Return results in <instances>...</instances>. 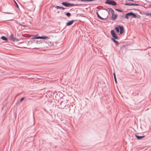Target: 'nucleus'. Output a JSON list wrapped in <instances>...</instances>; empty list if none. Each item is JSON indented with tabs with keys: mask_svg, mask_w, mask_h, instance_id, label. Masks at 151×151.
<instances>
[{
	"mask_svg": "<svg viewBox=\"0 0 151 151\" xmlns=\"http://www.w3.org/2000/svg\"><path fill=\"white\" fill-rule=\"evenodd\" d=\"M115 29L116 32L118 33L120 32V34H122L124 33V29L122 26L118 25L115 27Z\"/></svg>",
	"mask_w": 151,
	"mask_h": 151,
	"instance_id": "obj_1",
	"label": "nucleus"
},
{
	"mask_svg": "<svg viewBox=\"0 0 151 151\" xmlns=\"http://www.w3.org/2000/svg\"><path fill=\"white\" fill-rule=\"evenodd\" d=\"M105 3L106 4L114 6H115L116 5V1L113 0H106Z\"/></svg>",
	"mask_w": 151,
	"mask_h": 151,
	"instance_id": "obj_2",
	"label": "nucleus"
},
{
	"mask_svg": "<svg viewBox=\"0 0 151 151\" xmlns=\"http://www.w3.org/2000/svg\"><path fill=\"white\" fill-rule=\"evenodd\" d=\"M111 34L113 37V38L114 39L118 40L119 38L116 35V34L115 33L114 30H111Z\"/></svg>",
	"mask_w": 151,
	"mask_h": 151,
	"instance_id": "obj_3",
	"label": "nucleus"
},
{
	"mask_svg": "<svg viewBox=\"0 0 151 151\" xmlns=\"http://www.w3.org/2000/svg\"><path fill=\"white\" fill-rule=\"evenodd\" d=\"M49 37H48L46 36H38L37 37V35H35V37L32 38V39L33 40H35V39H49Z\"/></svg>",
	"mask_w": 151,
	"mask_h": 151,
	"instance_id": "obj_4",
	"label": "nucleus"
},
{
	"mask_svg": "<svg viewBox=\"0 0 151 151\" xmlns=\"http://www.w3.org/2000/svg\"><path fill=\"white\" fill-rule=\"evenodd\" d=\"M74 21V20H73L68 22L66 24V26H68L71 25L73 24V22Z\"/></svg>",
	"mask_w": 151,
	"mask_h": 151,
	"instance_id": "obj_5",
	"label": "nucleus"
},
{
	"mask_svg": "<svg viewBox=\"0 0 151 151\" xmlns=\"http://www.w3.org/2000/svg\"><path fill=\"white\" fill-rule=\"evenodd\" d=\"M61 4L67 7H69V3H68L67 2H63Z\"/></svg>",
	"mask_w": 151,
	"mask_h": 151,
	"instance_id": "obj_6",
	"label": "nucleus"
},
{
	"mask_svg": "<svg viewBox=\"0 0 151 151\" xmlns=\"http://www.w3.org/2000/svg\"><path fill=\"white\" fill-rule=\"evenodd\" d=\"M9 39L10 40H12L14 42H18L19 41L18 39L14 37L13 36L11 38H10Z\"/></svg>",
	"mask_w": 151,
	"mask_h": 151,
	"instance_id": "obj_7",
	"label": "nucleus"
},
{
	"mask_svg": "<svg viewBox=\"0 0 151 151\" xmlns=\"http://www.w3.org/2000/svg\"><path fill=\"white\" fill-rule=\"evenodd\" d=\"M117 17V14H114L112 15V16L111 17V19L113 20H115Z\"/></svg>",
	"mask_w": 151,
	"mask_h": 151,
	"instance_id": "obj_8",
	"label": "nucleus"
},
{
	"mask_svg": "<svg viewBox=\"0 0 151 151\" xmlns=\"http://www.w3.org/2000/svg\"><path fill=\"white\" fill-rule=\"evenodd\" d=\"M135 136L137 138V139H142V138L144 137L145 136H139V135H137L135 134Z\"/></svg>",
	"mask_w": 151,
	"mask_h": 151,
	"instance_id": "obj_9",
	"label": "nucleus"
},
{
	"mask_svg": "<svg viewBox=\"0 0 151 151\" xmlns=\"http://www.w3.org/2000/svg\"><path fill=\"white\" fill-rule=\"evenodd\" d=\"M55 8L57 9H62V10H64L65 9V8L62 6H55Z\"/></svg>",
	"mask_w": 151,
	"mask_h": 151,
	"instance_id": "obj_10",
	"label": "nucleus"
},
{
	"mask_svg": "<svg viewBox=\"0 0 151 151\" xmlns=\"http://www.w3.org/2000/svg\"><path fill=\"white\" fill-rule=\"evenodd\" d=\"M108 9L111 12L112 15H114V11L111 8H108Z\"/></svg>",
	"mask_w": 151,
	"mask_h": 151,
	"instance_id": "obj_11",
	"label": "nucleus"
},
{
	"mask_svg": "<svg viewBox=\"0 0 151 151\" xmlns=\"http://www.w3.org/2000/svg\"><path fill=\"white\" fill-rule=\"evenodd\" d=\"M111 40L114 42L116 45H118L119 44V42L117 41L115 39H114L113 38H111Z\"/></svg>",
	"mask_w": 151,
	"mask_h": 151,
	"instance_id": "obj_12",
	"label": "nucleus"
},
{
	"mask_svg": "<svg viewBox=\"0 0 151 151\" xmlns=\"http://www.w3.org/2000/svg\"><path fill=\"white\" fill-rule=\"evenodd\" d=\"M79 5L78 4H71L70 3L69 4V7L70 6H78L79 5Z\"/></svg>",
	"mask_w": 151,
	"mask_h": 151,
	"instance_id": "obj_13",
	"label": "nucleus"
},
{
	"mask_svg": "<svg viewBox=\"0 0 151 151\" xmlns=\"http://www.w3.org/2000/svg\"><path fill=\"white\" fill-rule=\"evenodd\" d=\"M1 39L4 41H7V38L4 36H2L1 37Z\"/></svg>",
	"mask_w": 151,
	"mask_h": 151,
	"instance_id": "obj_14",
	"label": "nucleus"
},
{
	"mask_svg": "<svg viewBox=\"0 0 151 151\" xmlns=\"http://www.w3.org/2000/svg\"><path fill=\"white\" fill-rule=\"evenodd\" d=\"M97 17L99 18L100 19H102V20H106L107 18H103L102 17H101L100 15H98L97 16Z\"/></svg>",
	"mask_w": 151,
	"mask_h": 151,
	"instance_id": "obj_15",
	"label": "nucleus"
},
{
	"mask_svg": "<svg viewBox=\"0 0 151 151\" xmlns=\"http://www.w3.org/2000/svg\"><path fill=\"white\" fill-rule=\"evenodd\" d=\"M113 75H114V79L115 82L116 83H117V80H116V74H115V73H113Z\"/></svg>",
	"mask_w": 151,
	"mask_h": 151,
	"instance_id": "obj_16",
	"label": "nucleus"
},
{
	"mask_svg": "<svg viewBox=\"0 0 151 151\" xmlns=\"http://www.w3.org/2000/svg\"><path fill=\"white\" fill-rule=\"evenodd\" d=\"M132 16L133 17H134V18H136L137 17V16L136 14H135L133 12H132Z\"/></svg>",
	"mask_w": 151,
	"mask_h": 151,
	"instance_id": "obj_17",
	"label": "nucleus"
},
{
	"mask_svg": "<svg viewBox=\"0 0 151 151\" xmlns=\"http://www.w3.org/2000/svg\"><path fill=\"white\" fill-rule=\"evenodd\" d=\"M65 15L68 17H70L71 15V14L69 12H67L65 14Z\"/></svg>",
	"mask_w": 151,
	"mask_h": 151,
	"instance_id": "obj_18",
	"label": "nucleus"
},
{
	"mask_svg": "<svg viewBox=\"0 0 151 151\" xmlns=\"http://www.w3.org/2000/svg\"><path fill=\"white\" fill-rule=\"evenodd\" d=\"M131 6H137L139 5V4L136 3H131Z\"/></svg>",
	"mask_w": 151,
	"mask_h": 151,
	"instance_id": "obj_19",
	"label": "nucleus"
},
{
	"mask_svg": "<svg viewBox=\"0 0 151 151\" xmlns=\"http://www.w3.org/2000/svg\"><path fill=\"white\" fill-rule=\"evenodd\" d=\"M129 16H132V12H131L129 13H127Z\"/></svg>",
	"mask_w": 151,
	"mask_h": 151,
	"instance_id": "obj_20",
	"label": "nucleus"
},
{
	"mask_svg": "<svg viewBox=\"0 0 151 151\" xmlns=\"http://www.w3.org/2000/svg\"><path fill=\"white\" fill-rule=\"evenodd\" d=\"M131 3H126L124 4L125 5H129V6H131Z\"/></svg>",
	"mask_w": 151,
	"mask_h": 151,
	"instance_id": "obj_21",
	"label": "nucleus"
},
{
	"mask_svg": "<svg viewBox=\"0 0 151 151\" xmlns=\"http://www.w3.org/2000/svg\"><path fill=\"white\" fill-rule=\"evenodd\" d=\"M125 18H126L127 19H129V16H128V14H127V13L126 14V15L125 16Z\"/></svg>",
	"mask_w": 151,
	"mask_h": 151,
	"instance_id": "obj_22",
	"label": "nucleus"
},
{
	"mask_svg": "<svg viewBox=\"0 0 151 151\" xmlns=\"http://www.w3.org/2000/svg\"><path fill=\"white\" fill-rule=\"evenodd\" d=\"M115 10H116V11H117L118 12H122V10H121L119 9H115Z\"/></svg>",
	"mask_w": 151,
	"mask_h": 151,
	"instance_id": "obj_23",
	"label": "nucleus"
},
{
	"mask_svg": "<svg viewBox=\"0 0 151 151\" xmlns=\"http://www.w3.org/2000/svg\"><path fill=\"white\" fill-rule=\"evenodd\" d=\"M14 3H15L17 7L18 8H19V6H18V4H17V2L16 1H14Z\"/></svg>",
	"mask_w": 151,
	"mask_h": 151,
	"instance_id": "obj_24",
	"label": "nucleus"
},
{
	"mask_svg": "<svg viewBox=\"0 0 151 151\" xmlns=\"http://www.w3.org/2000/svg\"><path fill=\"white\" fill-rule=\"evenodd\" d=\"M13 36V35L12 34H11V35L9 36V39L11 38H12V37Z\"/></svg>",
	"mask_w": 151,
	"mask_h": 151,
	"instance_id": "obj_25",
	"label": "nucleus"
},
{
	"mask_svg": "<svg viewBox=\"0 0 151 151\" xmlns=\"http://www.w3.org/2000/svg\"><path fill=\"white\" fill-rule=\"evenodd\" d=\"M24 97H22L20 100V102H22V101H23L24 100Z\"/></svg>",
	"mask_w": 151,
	"mask_h": 151,
	"instance_id": "obj_26",
	"label": "nucleus"
},
{
	"mask_svg": "<svg viewBox=\"0 0 151 151\" xmlns=\"http://www.w3.org/2000/svg\"><path fill=\"white\" fill-rule=\"evenodd\" d=\"M145 15L147 16H151V13H146Z\"/></svg>",
	"mask_w": 151,
	"mask_h": 151,
	"instance_id": "obj_27",
	"label": "nucleus"
},
{
	"mask_svg": "<svg viewBox=\"0 0 151 151\" xmlns=\"http://www.w3.org/2000/svg\"><path fill=\"white\" fill-rule=\"evenodd\" d=\"M104 9L105 10H106V11H107L108 12V14H109L110 13H109V12L108 11V9Z\"/></svg>",
	"mask_w": 151,
	"mask_h": 151,
	"instance_id": "obj_28",
	"label": "nucleus"
},
{
	"mask_svg": "<svg viewBox=\"0 0 151 151\" xmlns=\"http://www.w3.org/2000/svg\"><path fill=\"white\" fill-rule=\"evenodd\" d=\"M82 1H88V0H80Z\"/></svg>",
	"mask_w": 151,
	"mask_h": 151,
	"instance_id": "obj_29",
	"label": "nucleus"
},
{
	"mask_svg": "<svg viewBox=\"0 0 151 151\" xmlns=\"http://www.w3.org/2000/svg\"><path fill=\"white\" fill-rule=\"evenodd\" d=\"M124 17V16H121V19H123V18Z\"/></svg>",
	"mask_w": 151,
	"mask_h": 151,
	"instance_id": "obj_30",
	"label": "nucleus"
},
{
	"mask_svg": "<svg viewBox=\"0 0 151 151\" xmlns=\"http://www.w3.org/2000/svg\"><path fill=\"white\" fill-rule=\"evenodd\" d=\"M6 13L7 14H12V13H11L10 12H7Z\"/></svg>",
	"mask_w": 151,
	"mask_h": 151,
	"instance_id": "obj_31",
	"label": "nucleus"
},
{
	"mask_svg": "<svg viewBox=\"0 0 151 151\" xmlns=\"http://www.w3.org/2000/svg\"><path fill=\"white\" fill-rule=\"evenodd\" d=\"M96 13V14H97V16L98 15H99V13H98V12H97Z\"/></svg>",
	"mask_w": 151,
	"mask_h": 151,
	"instance_id": "obj_32",
	"label": "nucleus"
},
{
	"mask_svg": "<svg viewBox=\"0 0 151 151\" xmlns=\"http://www.w3.org/2000/svg\"><path fill=\"white\" fill-rule=\"evenodd\" d=\"M70 109H69V111H70Z\"/></svg>",
	"mask_w": 151,
	"mask_h": 151,
	"instance_id": "obj_33",
	"label": "nucleus"
}]
</instances>
